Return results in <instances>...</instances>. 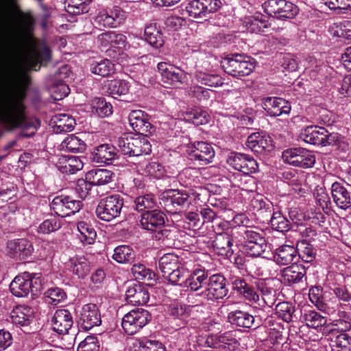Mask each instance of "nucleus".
<instances>
[{
    "label": "nucleus",
    "instance_id": "obj_1",
    "mask_svg": "<svg viewBox=\"0 0 351 351\" xmlns=\"http://www.w3.org/2000/svg\"><path fill=\"white\" fill-rule=\"evenodd\" d=\"M26 81L27 77L22 76L0 84V123L5 128H0V138L5 130L15 128H20L23 136L31 137L40 127L37 119L28 118L25 114Z\"/></svg>",
    "mask_w": 351,
    "mask_h": 351
},
{
    "label": "nucleus",
    "instance_id": "obj_2",
    "mask_svg": "<svg viewBox=\"0 0 351 351\" xmlns=\"http://www.w3.org/2000/svg\"><path fill=\"white\" fill-rule=\"evenodd\" d=\"M308 77L312 81L311 86L317 90L326 85L327 82L335 83L338 73L324 63L322 53L315 52L308 56Z\"/></svg>",
    "mask_w": 351,
    "mask_h": 351
},
{
    "label": "nucleus",
    "instance_id": "obj_3",
    "mask_svg": "<svg viewBox=\"0 0 351 351\" xmlns=\"http://www.w3.org/2000/svg\"><path fill=\"white\" fill-rule=\"evenodd\" d=\"M236 220L240 221L241 225L245 228L240 232V235L243 239V250L250 256H261L268 248L265 237L263 233L254 228H247L249 220L243 214L237 216Z\"/></svg>",
    "mask_w": 351,
    "mask_h": 351
},
{
    "label": "nucleus",
    "instance_id": "obj_4",
    "mask_svg": "<svg viewBox=\"0 0 351 351\" xmlns=\"http://www.w3.org/2000/svg\"><path fill=\"white\" fill-rule=\"evenodd\" d=\"M158 269L164 279L173 285L180 284V280L187 274L186 267L172 253L165 254L159 259Z\"/></svg>",
    "mask_w": 351,
    "mask_h": 351
},
{
    "label": "nucleus",
    "instance_id": "obj_5",
    "mask_svg": "<svg viewBox=\"0 0 351 351\" xmlns=\"http://www.w3.org/2000/svg\"><path fill=\"white\" fill-rule=\"evenodd\" d=\"M117 146L122 154L130 157L147 155L152 151V145L147 136L140 134L119 138Z\"/></svg>",
    "mask_w": 351,
    "mask_h": 351
},
{
    "label": "nucleus",
    "instance_id": "obj_6",
    "mask_svg": "<svg viewBox=\"0 0 351 351\" xmlns=\"http://www.w3.org/2000/svg\"><path fill=\"white\" fill-rule=\"evenodd\" d=\"M41 289V280L37 274L23 272L16 276L10 285L11 293L16 297L23 298L29 293L37 294Z\"/></svg>",
    "mask_w": 351,
    "mask_h": 351
},
{
    "label": "nucleus",
    "instance_id": "obj_7",
    "mask_svg": "<svg viewBox=\"0 0 351 351\" xmlns=\"http://www.w3.org/2000/svg\"><path fill=\"white\" fill-rule=\"evenodd\" d=\"M221 66L226 73L238 78L250 75L254 69L251 58L241 53L226 56L221 61Z\"/></svg>",
    "mask_w": 351,
    "mask_h": 351
},
{
    "label": "nucleus",
    "instance_id": "obj_8",
    "mask_svg": "<svg viewBox=\"0 0 351 351\" xmlns=\"http://www.w3.org/2000/svg\"><path fill=\"white\" fill-rule=\"evenodd\" d=\"M123 206V199L119 195H109L100 200L96 215L101 220L111 221L120 216Z\"/></svg>",
    "mask_w": 351,
    "mask_h": 351
},
{
    "label": "nucleus",
    "instance_id": "obj_9",
    "mask_svg": "<svg viewBox=\"0 0 351 351\" xmlns=\"http://www.w3.org/2000/svg\"><path fill=\"white\" fill-rule=\"evenodd\" d=\"M165 214L160 210H147L141 215V226L144 230L156 232V237L161 239L167 237L169 234L168 230L162 229L165 226Z\"/></svg>",
    "mask_w": 351,
    "mask_h": 351
},
{
    "label": "nucleus",
    "instance_id": "obj_10",
    "mask_svg": "<svg viewBox=\"0 0 351 351\" xmlns=\"http://www.w3.org/2000/svg\"><path fill=\"white\" fill-rule=\"evenodd\" d=\"M152 319L149 312L144 308L129 311L122 318L121 326L125 333L132 335L146 326Z\"/></svg>",
    "mask_w": 351,
    "mask_h": 351
},
{
    "label": "nucleus",
    "instance_id": "obj_11",
    "mask_svg": "<svg viewBox=\"0 0 351 351\" xmlns=\"http://www.w3.org/2000/svg\"><path fill=\"white\" fill-rule=\"evenodd\" d=\"M228 293L226 280L220 274H216L208 278L207 287L197 295L208 301H216L225 298Z\"/></svg>",
    "mask_w": 351,
    "mask_h": 351
},
{
    "label": "nucleus",
    "instance_id": "obj_12",
    "mask_svg": "<svg viewBox=\"0 0 351 351\" xmlns=\"http://www.w3.org/2000/svg\"><path fill=\"white\" fill-rule=\"evenodd\" d=\"M189 198L186 191L171 190L162 195L160 204L167 213L176 214L191 204Z\"/></svg>",
    "mask_w": 351,
    "mask_h": 351
},
{
    "label": "nucleus",
    "instance_id": "obj_13",
    "mask_svg": "<svg viewBox=\"0 0 351 351\" xmlns=\"http://www.w3.org/2000/svg\"><path fill=\"white\" fill-rule=\"evenodd\" d=\"M162 82L166 86L179 88L187 81L186 73L165 62H159L157 65Z\"/></svg>",
    "mask_w": 351,
    "mask_h": 351
},
{
    "label": "nucleus",
    "instance_id": "obj_14",
    "mask_svg": "<svg viewBox=\"0 0 351 351\" xmlns=\"http://www.w3.org/2000/svg\"><path fill=\"white\" fill-rule=\"evenodd\" d=\"M222 6L221 0H191L186 6L191 17L204 19L217 12Z\"/></svg>",
    "mask_w": 351,
    "mask_h": 351
},
{
    "label": "nucleus",
    "instance_id": "obj_15",
    "mask_svg": "<svg viewBox=\"0 0 351 351\" xmlns=\"http://www.w3.org/2000/svg\"><path fill=\"white\" fill-rule=\"evenodd\" d=\"M227 163L233 169L245 176L255 173L258 170L256 160L245 154L232 152L227 158Z\"/></svg>",
    "mask_w": 351,
    "mask_h": 351
},
{
    "label": "nucleus",
    "instance_id": "obj_16",
    "mask_svg": "<svg viewBox=\"0 0 351 351\" xmlns=\"http://www.w3.org/2000/svg\"><path fill=\"white\" fill-rule=\"evenodd\" d=\"M264 5L265 12L278 19H292L298 13L297 6L286 0H268Z\"/></svg>",
    "mask_w": 351,
    "mask_h": 351
},
{
    "label": "nucleus",
    "instance_id": "obj_17",
    "mask_svg": "<svg viewBox=\"0 0 351 351\" xmlns=\"http://www.w3.org/2000/svg\"><path fill=\"white\" fill-rule=\"evenodd\" d=\"M126 18L127 14L120 7L114 6L99 11L95 19V22L103 27L115 28L121 25Z\"/></svg>",
    "mask_w": 351,
    "mask_h": 351
},
{
    "label": "nucleus",
    "instance_id": "obj_18",
    "mask_svg": "<svg viewBox=\"0 0 351 351\" xmlns=\"http://www.w3.org/2000/svg\"><path fill=\"white\" fill-rule=\"evenodd\" d=\"M50 208L58 216L66 217L79 212L82 203L69 196L58 195L53 199Z\"/></svg>",
    "mask_w": 351,
    "mask_h": 351
},
{
    "label": "nucleus",
    "instance_id": "obj_19",
    "mask_svg": "<svg viewBox=\"0 0 351 351\" xmlns=\"http://www.w3.org/2000/svg\"><path fill=\"white\" fill-rule=\"evenodd\" d=\"M189 159L200 165H205L213 162L215 157L213 147L208 143L195 142L186 149Z\"/></svg>",
    "mask_w": 351,
    "mask_h": 351
},
{
    "label": "nucleus",
    "instance_id": "obj_20",
    "mask_svg": "<svg viewBox=\"0 0 351 351\" xmlns=\"http://www.w3.org/2000/svg\"><path fill=\"white\" fill-rule=\"evenodd\" d=\"M78 324L85 330L101 324V313L95 304L89 303L84 305L80 310Z\"/></svg>",
    "mask_w": 351,
    "mask_h": 351
},
{
    "label": "nucleus",
    "instance_id": "obj_21",
    "mask_svg": "<svg viewBox=\"0 0 351 351\" xmlns=\"http://www.w3.org/2000/svg\"><path fill=\"white\" fill-rule=\"evenodd\" d=\"M208 276V271L204 269H195L192 272L187 269V274L177 285L186 287L192 291H198L204 285H207Z\"/></svg>",
    "mask_w": 351,
    "mask_h": 351
},
{
    "label": "nucleus",
    "instance_id": "obj_22",
    "mask_svg": "<svg viewBox=\"0 0 351 351\" xmlns=\"http://www.w3.org/2000/svg\"><path fill=\"white\" fill-rule=\"evenodd\" d=\"M262 105L267 114L278 117L288 114L291 111L290 103L282 97H266L262 99Z\"/></svg>",
    "mask_w": 351,
    "mask_h": 351
},
{
    "label": "nucleus",
    "instance_id": "obj_23",
    "mask_svg": "<svg viewBox=\"0 0 351 351\" xmlns=\"http://www.w3.org/2000/svg\"><path fill=\"white\" fill-rule=\"evenodd\" d=\"M128 120L130 126L138 134L147 136L152 134V125L149 122V117L144 111H131L128 115Z\"/></svg>",
    "mask_w": 351,
    "mask_h": 351
},
{
    "label": "nucleus",
    "instance_id": "obj_24",
    "mask_svg": "<svg viewBox=\"0 0 351 351\" xmlns=\"http://www.w3.org/2000/svg\"><path fill=\"white\" fill-rule=\"evenodd\" d=\"M116 148L110 144H101L93 149L90 159L95 164H111L117 158Z\"/></svg>",
    "mask_w": 351,
    "mask_h": 351
},
{
    "label": "nucleus",
    "instance_id": "obj_25",
    "mask_svg": "<svg viewBox=\"0 0 351 351\" xmlns=\"http://www.w3.org/2000/svg\"><path fill=\"white\" fill-rule=\"evenodd\" d=\"M125 299L134 305H144L149 299L148 289L143 285L134 282L129 285L125 291Z\"/></svg>",
    "mask_w": 351,
    "mask_h": 351
},
{
    "label": "nucleus",
    "instance_id": "obj_26",
    "mask_svg": "<svg viewBox=\"0 0 351 351\" xmlns=\"http://www.w3.org/2000/svg\"><path fill=\"white\" fill-rule=\"evenodd\" d=\"M228 319L229 322L237 327L252 328L259 326L258 320L247 311L242 310H234L228 313Z\"/></svg>",
    "mask_w": 351,
    "mask_h": 351
},
{
    "label": "nucleus",
    "instance_id": "obj_27",
    "mask_svg": "<svg viewBox=\"0 0 351 351\" xmlns=\"http://www.w3.org/2000/svg\"><path fill=\"white\" fill-rule=\"evenodd\" d=\"M54 331L58 334H66L73 324L71 313L67 309L56 310L51 319Z\"/></svg>",
    "mask_w": 351,
    "mask_h": 351
},
{
    "label": "nucleus",
    "instance_id": "obj_28",
    "mask_svg": "<svg viewBox=\"0 0 351 351\" xmlns=\"http://www.w3.org/2000/svg\"><path fill=\"white\" fill-rule=\"evenodd\" d=\"M247 147L252 152L262 153L270 152L273 149L272 139L267 135L254 132L248 136L246 141Z\"/></svg>",
    "mask_w": 351,
    "mask_h": 351
},
{
    "label": "nucleus",
    "instance_id": "obj_29",
    "mask_svg": "<svg viewBox=\"0 0 351 351\" xmlns=\"http://www.w3.org/2000/svg\"><path fill=\"white\" fill-rule=\"evenodd\" d=\"M231 285L232 289L237 294L243 297L245 300L256 302L259 296L254 290V287L246 282V280L241 277L234 276L231 279Z\"/></svg>",
    "mask_w": 351,
    "mask_h": 351
},
{
    "label": "nucleus",
    "instance_id": "obj_30",
    "mask_svg": "<svg viewBox=\"0 0 351 351\" xmlns=\"http://www.w3.org/2000/svg\"><path fill=\"white\" fill-rule=\"evenodd\" d=\"M8 249L13 258L19 259L27 258L33 252L32 243L25 239H19L9 241Z\"/></svg>",
    "mask_w": 351,
    "mask_h": 351
},
{
    "label": "nucleus",
    "instance_id": "obj_31",
    "mask_svg": "<svg viewBox=\"0 0 351 351\" xmlns=\"http://www.w3.org/2000/svg\"><path fill=\"white\" fill-rule=\"evenodd\" d=\"M10 319L15 325L27 326L33 321L34 311L28 306H17L11 311Z\"/></svg>",
    "mask_w": 351,
    "mask_h": 351
},
{
    "label": "nucleus",
    "instance_id": "obj_32",
    "mask_svg": "<svg viewBox=\"0 0 351 351\" xmlns=\"http://www.w3.org/2000/svg\"><path fill=\"white\" fill-rule=\"evenodd\" d=\"M50 59L51 50L49 47L45 44H41L27 56L26 61L29 69H32L38 63L46 64Z\"/></svg>",
    "mask_w": 351,
    "mask_h": 351
},
{
    "label": "nucleus",
    "instance_id": "obj_33",
    "mask_svg": "<svg viewBox=\"0 0 351 351\" xmlns=\"http://www.w3.org/2000/svg\"><path fill=\"white\" fill-rule=\"evenodd\" d=\"M307 151L304 148H294L283 152L282 158L285 162L297 167L307 168Z\"/></svg>",
    "mask_w": 351,
    "mask_h": 351
},
{
    "label": "nucleus",
    "instance_id": "obj_34",
    "mask_svg": "<svg viewBox=\"0 0 351 351\" xmlns=\"http://www.w3.org/2000/svg\"><path fill=\"white\" fill-rule=\"evenodd\" d=\"M331 193L334 202L339 208L346 210L350 206V193L340 183L335 182L332 184Z\"/></svg>",
    "mask_w": 351,
    "mask_h": 351
},
{
    "label": "nucleus",
    "instance_id": "obj_35",
    "mask_svg": "<svg viewBox=\"0 0 351 351\" xmlns=\"http://www.w3.org/2000/svg\"><path fill=\"white\" fill-rule=\"evenodd\" d=\"M306 269L302 264L293 263L283 270L281 281L284 283H296L306 275Z\"/></svg>",
    "mask_w": 351,
    "mask_h": 351
},
{
    "label": "nucleus",
    "instance_id": "obj_36",
    "mask_svg": "<svg viewBox=\"0 0 351 351\" xmlns=\"http://www.w3.org/2000/svg\"><path fill=\"white\" fill-rule=\"evenodd\" d=\"M275 280H268L259 281L256 284L257 289L261 292L265 304L271 307L276 301Z\"/></svg>",
    "mask_w": 351,
    "mask_h": 351
},
{
    "label": "nucleus",
    "instance_id": "obj_37",
    "mask_svg": "<svg viewBox=\"0 0 351 351\" xmlns=\"http://www.w3.org/2000/svg\"><path fill=\"white\" fill-rule=\"evenodd\" d=\"M114 173L106 169H95L86 173V179L90 180L94 186H102L112 182Z\"/></svg>",
    "mask_w": 351,
    "mask_h": 351
},
{
    "label": "nucleus",
    "instance_id": "obj_38",
    "mask_svg": "<svg viewBox=\"0 0 351 351\" xmlns=\"http://www.w3.org/2000/svg\"><path fill=\"white\" fill-rule=\"evenodd\" d=\"M58 169L62 173L74 174L82 169L84 162L78 156H63Z\"/></svg>",
    "mask_w": 351,
    "mask_h": 351
},
{
    "label": "nucleus",
    "instance_id": "obj_39",
    "mask_svg": "<svg viewBox=\"0 0 351 351\" xmlns=\"http://www.w3.org/2000/svg\"><path fill=\"white\" fill-rule=\"evenodd\" d=\"M296 254L297 251L293 246L284 245L276 249L274 259L278 265H287L293 261Z\"/></svg>",
    "mask_w": 351,
    "mask_h": 351
},
{
    "label": "nucleus",
    "instance_id": "obj_40",
    "mask_svg": "<svg viewBox=\"0 0 351 351\" xmlns=\"http://www.w3.org/2000/svg\"><path fill=\"white\" fill-rule=\"evenodd\" d=\"M215 247L219 250V253L226 257H230L234 254L232 249L233 239L227 232L219 234L215 241Z\"/></svg>",
    "mask_w": 351,
    "mask_h": 351
},
{
    "label": "nucleus",
    "instance_id": "obj_41",
    "mask_svg": "<svg viewBox=\"0 0 351 351\" xmlns=\"http://www.w3.org/2000/svg\"><path fill=\"white\" fill-rule=\"evenodd\" d=\"M136 253L129 245H119L114 250L112 258L121 264H132L134 262Z\"/></svg>",
    "mask_w": 351,
    "mask_h": 351
},
{
    "label": "nucleus",
    "instance_id": "obj_42",
    "mask_svg": "<svg viewBox=\"0 0 351 351\" xmlns=\"http://www.w3.org/2000/svg\"><path fill=\"white\" fill-rule=\"evenodd\" d=\"M145 40L155 48H160L164 45L162 32L156 23H150L145 28Z\"/></svg>",
    "mask_w": 351,
    "mask_h": 351
},
{
    "label": "nucleus",
    "instance_id": "obj_43",
    "mask_svg": "<svg viewBox=\"0 0 351 351\" xmlns=\"http://www.w3.org/2000/svg\"><path fill=\"white\" fill-rule=\"evenodd\" d=\"M71 269L79 278H84L90 271V263L84 256L70 258Z\"/></svg>",
    "mask_w": 351,
    "mask_h": 351
},
{
    "label": "nucleus",
    "instance_id": "obj_44",
    "mask_svg": "<svg viewBox=\"0 0 351 351\" xmlns=\"http://www.w3.org/2000/svg\"><path fill=\"white\" fill-rule=\"evenodd\" d=\"M245 23L247 29L252 33H259L269 26L267 17L261 14L246 18Z\"/></svg>",
    "mask_w": 351,
    "mask_h": 351
},
{
    "label": "nucleus",
    "instance_id": "obj_45",
    "mask_svg": "<svg viewBox=\"0 0 351 351\" xmlns=\"http://www.w3.org/2000/svg\"><path fill=\"white\" fill-rule=\"evenodd\" d=\"M131 272L136 280H145L149 282H156V274L143 263H134L131 268Z\"/></svg>",
    "mask_w": 351,
    "mask_h": 351
},
{
    "label": "nucleus",
    "instance_id": "obj_46",
    "mask_svg": "<svg viewBox=\"0 0 351 351\" xmlns=\"http://www.w3.org/2000/svg\"><path fill=\"white\" fill-rule=\"evenodd\" d=\"M77 229L78 231L77 237L85 244L93 243L97 234L94 228L84 221H80L77 223Z\"/></svg>",
    "mask_w": 351,
    "mask_h": 351
},
{
    "label": "nucleus",
    "instance_id": "obj_47",
    "mask_svg": "<svg viewBox=\"0 0 351 351\" xmlns=\"http://www.w3.org/2000/svg\"><path fill=\"white\" fill-rule=\"evenodd\" d=\"M322 210H323L320 207H315V210L311 208V215L308 214V221H310L308 237L311 236L309 233H312V236H315L317 234V228L324 226L326 217L322 213Z\"/></svg>",
    "mask_w": 351,
    "mask_h": 351
},
{
    "label": "nucleus",
    "instance_id": "obj_48",
    "mask_svg": "<svg viewBox=\"0 0 351 351\" xmlns=\"http://www.w3.org/2000/svg\"><path fill=\"white\" fill-rule=\"evenodd\" d=\"M91 0H66V11L73 15H79L88 12Z\"/></svg>",
    "mask_w": 351,
    "mask_h": 351
},
{
    "label": "nucleus",
    "instance_id": "obj_49",
    "mask_svg": "<svg viewBox=\"0 0 351 351\" xmlns=\"http://www.w3.org/2000/svg\"><path fill=\"white\" fill-rule=\"evenodd\" d=\"M130 89L129 83L123 80H114L108 83V93L114 98L126 95Z\"/></svg>",
    "mask_w": 351,
    "mask_h": 351
},
{
    "label": "nucleus",
    "instance_id": "obj_50",
    "mask_svg": "<svg viewBox=\"0 0 351 351\" xmlns=\"http://www.w3.org/2000/svg\"><path fill=\"white\" fill-rule=\"evenodd\" d=\"M90 71L101 77H108L114 72V64L107 59L93 61L90 67Z\"/></svg>",
    "mask_w": 351,
    "mask_h": 351
},
{
    "label": "nucleus",
    "instance_id": "obj_51",
    "mask_svg": "<svg viewBox=\"0 0 351 351\" xmlns=\"http://www.w3.org/2000/svg\"><path fill=\"white\" fill-rule=\"evenodd\" d=\"M271 228L280 232H287L291 228L290 221L279 212H274L270 219Z\"/></svg>",
    "mask_w": 351,
    "mask_h": 351
},
{
    "label": "nucleus",
    "instance_id": "obj_52",
    "mask_svg": "<svg viewBox=\"0 0 351 351\" xmlns=\"http://www.w3.org/2000/svg\"><path fill=\"white\" fill-rule=\"evenodd\" d=\"M134 205L138 212L154 210L156 205V198L152 194L138 196L134 200Z\"/></svg>",
    "mask_w": 351,
    "mask_h": 351
},
{
    "label": "nucleus",
    "instance_id": "obj_53",
    "mask_svg": "<svg viewBox=\"0 0 351 351\" xmlns=\"http://www.w3.org/2000/svg\"><path fill=\"white\" fill-rule=\"evenodd\" d=\"M62 145L71 152H83L86 145L78 136L71 134L67 136L62 143Z\"/></svg>",
    "mask_w": 351,
    "mask_h": 351
},
{
    "label": "nucleus",
    "instance_id": "obj_54",
    "mask_svg": "<svg viewBox=\"0 0 351 351\" xmlns=\"http://www.w3.org/2000/svg\"><path fill=\"white\" fill-rule=\"evenodd\" d=\"M196 79L202 84L217 87L222 86L223 80L222 77L215 73H207L202 71L197 72Z\"/></svg>",
    "mask_w": 351,
    "mask_h": 351
},
{
    "label": "nucleus",
    "instance_id": "obj_55",
    "mask_svg": "<svg viewBox=\"0 0 351 351\" xmlns=\"http://www.w3.org/2000/svg\"><path fill=\"white\" fill-rule=\"evenodd\" d=\"M313 199L311 202L312 204L315 203V207H320L322 210L328 208L329 197L323 186L317 185L315 187L313 191Z\"/></svg>",
    "mask_w": 351,
    "mask_h": 351
},
{
    "label": "nucleus",
    "instance_id": "obj_56",
    "mask_svg": "<svg viewBox=\"0 0 351 351\" xmlns=\"http://www.w3.org/2000/svg\"><path fill=\"white\" fill-rule=\"evenodd\" d=\"M186 119L193 124L204 125L209 121V115L206 110L201 108H193L186 113Z\"/></svg>",
    "mask_w": 351,
    "mask_h": 351
},
{
    "label": "nucleus",
    "instance_id": "obj_57",
    "mask_svg": "<svg viewBox=\"0 0 351 351\" xmlns=\"http://www.w3.org/2000/svg\"><path fill=\"white\" fill-rule=\"evenodd\" d=\"M322 3L337 14H346L351 11V0H322Z\"/></svg>",
    "mask_w": 351,
    "mask_h": 351
},
{
    "label": "nucleus",
    "instance_id": "obj_58",
    "mask_svg": "<svg viewBox=\"0 0 351 351\" xmlns=\"http://www.w3.org/2000/svg\"><path fill=\"white\" fill-rule=\"evenodd\" d=\"M326 132V130L324 128L308 125V144L322 146L324 144Z\"/></svg>",
    "mask_w": 351,
    "mask_h": 351
},
{
    "label": "nucleus",
    "instance_id": "obj_59",
    "mask_svg": "<svg viewBox=\"0 0 351 351\" xmlns=\"http://www.w3.org/2000/svg\"><path fill=\"white\" fill-rule=\"evenodd\" d=\"M322 288L320 286H313L308 290V300L319 311H324L326 304L322 299Z\"/></svg>",
    "mask_w": 351,
    "mask_h": 351
},
{
    "label": "nucleus",
    "instance_id": "obj_60",
    "mask_svg": "<svg viewBox=\"0 0 351 351\" xmlns=\"http://www.w3.org/2000/svg\"><path fill=\"white\" fill-rule=\"evenodd\" d=\"M45 302L51 305H57L66 298L65 292L60 288L52 287L45 293Z\"/></svg>",
    "mask_w": 351,
    "mask_h": 351
},
{
    "label": "nucleus",
    "instance_id": "obj_61",
    "mask_svg": "<svg viewBox=\"0 0 351 351\" xmlns=\"http://www.w3.org/2000/svg\"><path fill=\"white\" fill-rule=\"evenodd\" d=\"M265 324L267 326H274L269 329V336L271 340H274L276 343H280L283 341V330L284 328L280 324H276V327L274 326L275 323L274 317H269L265 319Z\"/></svg>",
    "mask_w": 351,
    "mask_h": 351
},
{
    "label": "nucleus",
    "instance_id": "obj_62",
    "mask_svg": "<svg viewBox=\"0 0 351 351\" xmlns=\"http://www.w3.org/2000/svg\"><path fill=\"white\" fill-rule=\"evenodd\" d=\"M218 343L219 348H226L228 350H233L239 345L234 334L231 331L221 335L218 338Z\"/></svg>",
    "mask_w": 351,
    "mask_h": 351
},
{
    "label": "nucleus",
    "instance_id": "obj_63",
    "mask_svg": "<svg viewBox=\"0 0 351 351\" xmlns=\"http://www.w3.org/2000/svg\"><path fill=\"white\" fill-rule=\"evenodd\" d=\"M276 314L278 317L286 322H289L292 319V315L294 312L293 306L289 302H279L276 306Z\"/></svg>",
    "mask_w": 351,
    "mask_h": 351
},
{
    "label": "nucleus",
    "instance_id": "obj_64",
    "mask_svg": "<svg viewBox=\"0 0 351 351\" xmlns=\"http://www.w3.org/2000/svg\"><path fill=\"white\" fill-rule=\"evenodd\" d=\"M61 228V221L56 217H51L43 221L38 228V232L43 234H49L57 231Z\"/></svg>",
    "mask_w": 351,
    "mask_h": 351
}]
</instances>
